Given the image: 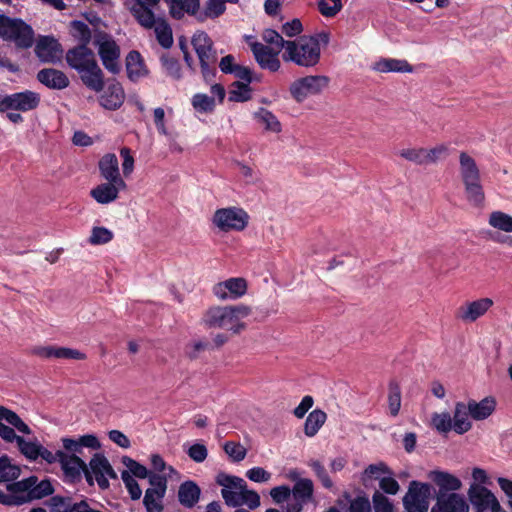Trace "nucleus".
<instances>
[{
    "mask_svg": "<svg viewBox=\"0 0 512 512\" xmlns=\"http://www.w3.org/2000/svg\"><path fill=\"white\" fill-rule=\"evenodd\" d=\"M15 110L27 112L36 109L40 104V95L31 90L14 93Z\"/></svg>",
    "mask_w": 512,
    "mask_h": 512,
    "instance_id": "32",
    "label": "nucleus"
},
{
    "mask_svg": "<svg viewBox=\"0 0 512 512\" xmlns=\"http://www.w3.org/2000/svg\"><path fill=\"white\" fill-rule=\"evenodd\" d=\"M333 5L330 6L326 0H317V7L319 12L328 18H332L336 16L342 9V1L341 0H330Z\"/></svg>",
    "mask_w": 512,
    "mask_h": 512,
    "instance_id": "56",
    "label": "nucleus"
},
{
    "mask_svg": "<svg viewBox=\"0 0 512 512\" xmlns=\"http://www.w3.org/2000/svg\"><path fill=\"white\" fill-rule=\"evenodd\" d=\"M238 502L239 506L246 505L250 509H256L260 505V496L256 491L248 490L246 486L242 489Z\"/></svg>",
    "mask_w": 512,
    "mask_h": 512,
    "instance_id": "57",
    "label": "nucleus"
},
{
    "mask_svg": "<svg viewBox=\"0 0 512 512\" xmlns=\"http://www.w3.org/2000/svg\"><path fill=\"white\" fill-rule=\"evenodd\" d=\"M388 403L391 415L397 416L401 407V390L395 381L389 383Z\"/></svg>",
    "mask_w": 512,
    "mask_h": 512,
    "instance_id": "52",
    "label": "nucleus"
},
{
    "mask_svg": "<svg viewBox=\"0 0 512 512\" xmlns=\"http://www.w3.org/2000/svg\"><path fill=\"white\" fill-rule=\"evenodd\" d=\"M54 358L84 360L86 355L77 349L55 346Z\"/></svg>",
    "mask_w": 512,
    "mask_h": 512,
    "instance_id": "59",
    "label": "nucleus"
},
{
    "mask_svg": "<svg viewBox=\"0 0 512 512\" xmlns=\"http://www.w3.org/2000/svg\"><path fill=\"white\" fill-rule=\"evenodd\" d=\"M293 498L305 504L311 500L313 495V483L310 479H299L291 490Z\"/></svg>",
    "mask_w": 512,
    "mask_h": 512,
    "instance_id": "44",
    "label": "nucleus"
},
{
    "mask_svg": "<svg viewBox=\"0 0 512 512\" xmlns=\"http://www.w3.org/2000/svg\"><path fill=\"white\" fill-rule=\"evenodd\" d=\"M113 239V232L105 227H93L89 242L93 245H102Z\"/></svg>",
    "mask_w": 512,
    "mask_h": 512,
    "instance_id": "55",
    "label": "nucleus"
},
{
    "mask_svg": "<svg viewBox=\"0 0 512 512\" xmlns=\"http://www.w3.org/2000/svg\"><path fill=\"white\" fill-rule=\"evenodd\" d=\"M375 512H393V505L390 500L381 492L376 491L372 497Z\"/></svg>",
    "mask_w": 512,
    "mask_h": 512,
    "instance_id": "58",
    "label": "nucleus"
},
{
    "mask_svg": "<svg viewBox=\"0 0 512 512\" xmlns=\"http://www.w3.org/2000/svg\"><path fill=\"white\" fill-rule=\"evenodd\" d=\"M303 31V26L298 18L286 22L281 27V32L287 37H294Z\"/></svg>",
    "mask_w": 512,
    "mask_h": 512,
    "instance_id": "62",
    "label": "nucleus"
},
{
    "mask_svg": "<svg viewBox=\"0 0 512 512\" xmlns=\"http://www.w3.org/2000/svg\"><path fill=\"white\" fill-rule=\"evenodd\" d=\"M156 39L160 46L169 49L173 45V33L170 25L161 19L155 27Z\"/></svg>",
    "mask_w": 512,
    "mask_h": 512,
    "instance_id": "45",
    "label": "nucleus"
},
{
    "mask_svg": "<svg viewBox=\"0 0 512 512\" xmlns=\"http://www.w3.org/2000/svg\"><path fill=\"white\" fill-rule=\"evenodd\" d=\"M374 69L378 72H400V73H411L413 71L412 65L406 60L384 58L376 62Z\"/></svg>",
    "mask_w": 512,
    "mask_h": 512,
    "instance_id": "31",
    "label": "nucleus"
},
{
    "mask_svg": "<svg viewBox=\"0 0 512 512\" xmlns=\"http://www.w3.org/2000/svg\"><path fill=\"white\" fill-rule=\"evenodd\" d=\"M98 166L101 176L107 181L115 179L120 174L118 159L113 153L105 154L100 159Z\"/></svg>",
    "mask_w": 512,
    "mask_h": 512,
    "instance_id": "39",
    "label": "nucleus"
},
{
    "mask_svg": "<svg viewBox=\"0 0 512 512\" xmlns=\"http://www.w3.org/2000/svg\"><path fill=\"white\" fill-rule=\"evenodd\" d=\"M400 156L408 161L414 162L418 165L425 164L424 161V148L419 149H403L400 152Z\"/></svg>",
    "mask_w": 512,
    "mask_h": 512,
    "instance_id": "61",
    "label": "nucleus"
},
{
    "mask_svg": "<svg viewBox=\"0 0 512 512\" xmlns=\"http://www.w3.org/2000/svg\"><path fill=\"white\" fill-rule=\"evenodd\" d=\"M251 307L238 304L232 306H215L209 308L204 314V322L210 328H220L231 331L233 334H240L246 329L242 319L249 316Z\"/></svg>",
    "mask_w": 512,
    "mask_h": 512,
    "instance_id": "3",
    "label": "nucleus"
},
{
    "mask_svg": "<svg viewBox=\"0 0 512 512\" xmlns=\"http://www.w3.org/2000/svg\"><path fill=\"white\" fill-rule=\"evenodd\" d=\"M349 512H371V504L367 497L358 496L350 502Z\"/></svg>",
    "mask_w": 512,
    "mask_h": 512,
    "instance_id": "64",
    "label": "nucleus"
},
{
    "mask_svg": "<svg viewBox=\"0 0 512 512\" xmlns=\"http://www.w3.org/2000/svg\"><path fill=\"white\" fill-rule=\"evenodd\" d=\"M60 465L66 478L71 481H79L82 475H85L86 464L74 454H63L60 458Z\"/></svg>",
    "mask_w": 512,
    "mask_h": 512,
    "instance_id": "23",
    "label": "nucleus"
},
{
    "mask_svg": "<svg viewBox=\"0 0 512 512\" xmlns=\"http://www.w3.org/2000/svg\"><path fill=\"white\" fill-rule=\"evenodd\" d=\"M84 477L88 485L96 482L101 490H106L110 486L109 480L117 479V474L106 457L95 454L86 466Z\"/></svg>",
    "mask_w": 512,
    "mask_h": 512,
    "instance_id": "8",
    "label": "nucleus"
},
{
    "mask_svg": "<svg viewBox=\"0 0 512 512\" xmlns=\"http://www.w3.org/2000/svg\"><path fill=\"white\" fill-rule=\"evenodd\" d=\"M65 59L68 66L78 72L87 63L95 60V54L89 46L76 45L66 52Z\"/></svg>",
    "mask_w": 512,
    "mask_h": 512,
    "instance_id": "22",
    "label": "nucleus"
},
{
    "mask_svg": "<svg viewBox=\"0 0 512 512\" xmlns=\"http://www.w3.org/2000/svg\"><path fill=\"white\" fill-rule=\"evenodd\" d=\"M254 58L262 69L276 72L279 70L281 63L278 58L279 50H274L272 47L255 42L251 45Z\"/></svg>",
    "mask_w": 512,
    "mask_h": 512,
    "instance_id": "17",
    "label": "nucleus"
},
{
    "mask_svg": "<svg viewBox=\"0 0 512 512\" xmlns=\"http://www.w3.org/2000/svg\"><path fill=\"white\" fill-rule=\"evenodd\" d=\"M431 512H469V505L463 495L455 492L441 493L437 494Z\"/></svg>",
    "mask_w": 512,
    "mask_h": 512,
    "instance_id": "18",
    "label": "nucleus"
},
{
    "mask_svg": "<svg viewBox=\"0 0 512 512\" xmlns=\"http://www.w3.org/2000/svg\"><path fill=\"white\" fill-rule=\"evenodd\" d=\"M69 26L70 34L78 41V45L89 46L92 40V31L89 26L81 20H72Z\"/></svg>",
    "mask_w": 512,
    "mask_h": 512,
    "instance_id": "41",
    "label": "nucleus"
},
{
    "mask_svg": "<svg viewBox=\"0 0 512 512\" xmlns=\"http://www.w3.org/2000/svg\"><path fill=\"white\" fill-rule=\"evenodd\" d=\"M489 224L498 230L512 232V216L502 211L492 212L489 216Z\"/></svg>",
    "mask_w": 512,
    "mask_h": 512,
    "instance_id": "50",
    "label": "nucleus"
},
{
    "mask_svg": "<svg viewBox=\"0 0 512 512\" xmlns=\"http://www.w3.org/2000/svg\"><path fill=\"white\" fill-rule=\"evenodd\" d=\"M125 100V92L122 85L114 81L110 83L99 97V104L110 111L119 109Z\"/></svg>",
    "mask_w": 512,
    "mask_h": 512,
    "instance_id": "20",
    "label": "nucleus"
},
{
    "mask_svg": "<svg viewBox=\"0 0 512 512\" xmlns=\"http://www.w3.org/2000/svg\"><path fill=\"white\" fill-rule=\"evenodd\" d=\"M25 457L31 461L45 460L47 463L52 464L55 462L60 463V458L64 454V450H21Z\"/></svg>",
    "mask_w": 512,
    "mask_h": 512,
    "instance_id": "43",
    "label": "nucleus"
},
{
    "mask_svg": "<svg viewBox=\"0 0 512 512\" xmlns=\"http://www.w3.org/2000/svg\"><path fill=\"white\" fill-rule=\"evenodd\" d=\"M262 38L266 43H268L270 45H274L276 47V50H279V51H281V49H283V48L285 50H287L288 43L290 41V40H285L282 37V35L274 29L264 30Z\"/></svg>",
    "mask_w": 512,
    "mask_h": 512,
    "instance_id": "53",
    "label": "nucleus"
},
{
    "mask_svg": "<svg viewBox=\"0 0 512 512\" xmlns=\"http://www.w3.org/2000/svg\"><path fill=\"white\" fill-rule=\"evenodd\" d=\"M249 480L257 483H264L270 480L271 474L261 467H253L246 473Z\"/></svg>",
    "mask_w": 512,
    "mask_h": 512,
    "instance_id": "63",
    "label": "nucleus"
},
{
    "mask_svg": "<svg viewBox=\"0 0 512 512\" xmlns=\"http://www.w3.org/2000/svg\"><path fill=\"white\" fill-rule=\"evenodd\" d=\"M34 30L21 18L0 15V37L14 42L17 49H28L34 44Z\"/></svg>",
    "mask_w": 512,
    "mask_h": 512,
    "instance_id": "4",
    "label": "nucleus"
},
{
    "mask_svg": "<svg viewBox=\"0 0 512 512\" xmlns=\"http://www.w3.org/2000/svg\"><path fill=\"white\" fill-rule=\"evenodd\" d=\"M8 494L0 490V503L8 506H18L35 499H41L53 493L50 481L31 476L18 482L7 485Z\"/></svg>",
    "mask_w": 512,
    "mask_h": 512,
    "instance_id": "2",
    "label": "nucleus"
},
{
    "mask_svg": "<svg viewBox=\"0 0 512 512\" xmlns=\"http://www.w3.org/2000/svg\"><path fill=\"white\" fill-rule=\"evenodd\" d=\"M226 11L225 0H207L202 10H198L196 19L204 22L207 19H216Z\"/></svg>",
    "mask_w": 512,
    "mask_h": 512,
    "instance_id": "34",
    "label": "nucleus"
},
{
    "mask_svg": "<svg viewBox=\"0 0 512 512\" xmlns=\"http://www.w3.org/2000/svg\"><path fill=\"white\" fill-rule=\"evenodd\" d=\"M160 62L167 76L174 80H180L182 78L181 65L177 58L169 54H163L160 57Z\"/></svg>",
    "mask_w": 512,
    "mask_h": 512,
    "instance_id": "47",
    "label": "nucleus"
},
{
    "mask_svg": "<svg viewBox=\"0 0 512 512\" xmlns=\"http://www.w3.org/2000/svg\"><path fill=\"white\" fill-rule=\"evenodd\" d=\"M130 12L136 21L144 28L151 29L156 23L152 7L133 5Z\"/></svg>",
    "mask_w": 512,
    "mask_h": 512,
    "instance_id": "42",
    "label": "nucleus"
},
{
    "mask_svg": "<svg viewBox=\"0 0 512 512\" xmlns=\"http://www.w3.org/2000/svg\"><path fill=\"white\" fill-rule=\"evenodd\" d=\"M431 423L433 427L444 436H447L449 432L453 431L452 417L448 412L435 413L432 416Z\"/></svg>",
    "mask_w": 512,
    "mask_h": 512,
    "instance_id": "51",
    "label": "nucleus"
},
{
    "mask_svg": "<svg viewBox=\"0 0 512 512\" xmlns=\"http://www.w3.org/2000/svg\"><path fill=\"white\" fill-rule=\"evenodd\" d=\"M0 438L17 448H45L48 443L35 436L31 428L13 410L0 406Z\"/></svg>",
    "mask_w": 512,
    "mask_h": 512,
    "instance_id": "1",
    "label": "nucleus"
},
{
    "mask_svg": "<svg viewBox=\"0 0 512 512\" xmlns=\"http://www.w3.org/2000/svg\"><path fill=\"white\" fill-rule=\"evenodd\" d=\"M150 485L145 492L143 503L147 512H162V499L165 496L167 481L164 477L153 475L150 477Z\"/></svg>",
    "mask_w": 512,
    "mask_h": 512,
    "instance_id": "14",
    "label": "nucleus"
},
{
    "mask_svg": "<svg viewBox=\"0 0 512 512\" xmlns=\"http://www.w3.org/2000/svg\"><path fill=\"white\" fill-rule=\"evenodd\" d=\"M248 221V213L234 206L217 209L212 218L213 224L222 232L243 231Z\"/></svg>",
    "mask_w": 512,
    "mask_h": 512,
    "instance_id": "9",
    "label": "nucleus"
},
{
    "mask_svg": "<svg viewBox=\"0 0 512 512\" xmlns=\"http://www.w3.org/2000/svg\"><path fill=\"white\" fill-rule=\"evenodd\" d=\"M470 410L468 404L457 402L453 412V431L458 435L468 432L472 428V423L469 420Z\"/></svg>",
    "mask_w": 512,
    "mask_h": 512,
    "instance_id": "26",
    "label": "nucleus"
},
{
    "mask_svg": "<svg viewBox=\"0 0 512 512\" xmlns=\"http://www.w3.org/2000/svg\"><path fill=\"white\" fill-rule=\"evenodd\" d=\"M216 483L222 487L221 495L225 503L231 507H239V495L242 489L246 487V482L237 476L218 473Z\"/></svg>",
    "mask_w": 512,
    "mask_h": 512,
    "instance_id": "12",
    "label": "nucleus"
},
{
    "mask_svg": "<svg viewBox=\"0 0 512 512\" xmlns=\"http://www.w3.org/2000/svg\"><path fill=\"white\" fill-rule=\"evenodd\" d=\"M62 448H101V443L96 435L85 434L77 438H61Z\"/></svg>",
    "mask_w": 512,
    "mask_h": 512,
    "instance_id": "35",
    "label": "nucleus"
},
{
    "mask_svg": "<svg viewBox=\"0 0 512 512\" xmlns=\"http://www.w3.org/2000/svg\"><path fill=\"white\" fill-rule=\"evenodd\" d=\"M232 86L234 89L229 92V101L231 102H246L252 98V89L250 85L242 81H235Z\"/></svg>",
    "mask_w": 512,
    "mask_h": 512,
    "instance_id": "49",
    "label": "nucleus"
},
{
    "mask_svg": "<svg viewBox=\"0 0 512 512\" xmlns=\"http://www.w3.org/2000/svg\"><path fill=\"white\" fill-rule=\"evenodd\" d=\"M169 8L170 16L181 20L185 13L195 16L200 8V0H164Z\"/></svg>",
    "mask_w": 512,
    "mask_h": 512,
    "instance_id": "25",
    "label": "nucleus"
},
{
    "mask_svg": "<svg viewBox=\"0 0 512 512\" xmlns=\"http://www.w3.org/2000/svg\"><path fill=\"white\" fill-rule=\"evenodd\" d=\"M467 404L470 410V417L477 421L488 418L496 408V401L493 397H485L480 402L471 399Z\"/></svg>",
    "mask_w": 512,
    "mask_h": 512,
    "instance_id": "27",
    "label": "nucleus"
},
{
    "mask_svg": "<svg viewBox=\"0 0 512 512\" xmlns=\"http://www.w3.org/2000/svg\"><path fill=\"white\" fill-rule=\"evenodd\" d=\"M468 495L476 511L506 512L495 495L484 486L472 484Z\"/></svg>",
    "mask_w": 512,
    "mask_h": 512,
    "instance_id": "13",
    "label": "nucleus"
},
{
    "mask_svg": "<svg viewBox=\"0 0 512 512\" xmlns=\"http://www.w3.org/2000/svg\"><path fill=\"white\" fill-rule=\"evenodd\" d=\"M328 83L329 78L326 76L309 75L293 81L289 92L297 103H302L308 96L320 94Z\"/></svg>",
    "mask_w": 512,
    "mask_h": 512,
    "instance_id": "10",
    "label": "nucleus"
},
{
    "mask_svg": "<svg viewBox=\"0 0 512 512\" xmlns=\"http://www.w3.org/2000/svg\"><path fill=\"white\" fill-rule=\"evenodd\" d=\"M431 490L430 484L412 481L403 498L405 510L407 512H427Z\"/></svg>",
    "mask_w": 512,
    "mask_h": 512,
    "instance_id": "11",
    "label": "nucleus"
},
{
    "mask_svg": "<svg viewBox=\"0 0 512 512\" xmlns=\"http://www.w3.org/2000/svg\"><path fill=\"white\" fill-rule=\"evenodd\" d=\"M460 172L462 181L477 180L480 178V171L475 160L467 153L462 152L459 156Z\"/></svg>",
    "mask_w": 512,
    "mask_h": 512,
    "instance_id": "40",
    "label": "nucleus"
},
{
    "mask_svg": "<svg viewBox=\"0 0 512 512\" xmlns=\"http://www.w3.org/2000/svg\"><path fill=\"white\" fill-rule=\"evenodd\" d=\"M34 52L42 63H56L63 52L59 41L53 36H40L36 42Z\"/></svg>",
    "mask_w": 512,
    "mask_h": 512,
    "instance_id": "15",
    "label": "nucleus"
},
{
    "mask_svg": "<svg viewBox=\"0 0 512 512\" xmlns=\"http://www.w3.org/2000/svg\"><path fill=\"white\" fill-rule=\"evenodd\" d=\"M191 104L199 113H212L216 106L215 98L204 93H196L193 95Z\"/></svg>",
    "mask_w": 512,
    "mask_h": 512,
    "instance_id": "46",
    "label": "nucleus"
},
{
    "mask_svg": "<svg viewBox=\"0 0 512 512\" xmlns=\"http://www.w3.org/2000/svg\"><path fill=\"white\" fill-rule=\"evenodd\" d=\"M92 198H94L100 204H108L115 201L118 198L117 186L113 183H102L90 192Z\"/></svg>",
    "mask_w": 512,
    "mask_h": 512,
    "instance_id": "36",
    "label": "nucleus"
},
{
    "mask_svg": "<svg viewBox=\"0 0 512 512\" xmlns=\"http://www.w3.org/2000/svg\"><path fill=\"white\" fill-rule=\"evenodd\" d=\"M201 490L193 481L183 482L178 490V500L184 507H194L200 499Z\"/></svg>",
    "mask_w": 512,
    "mask_h": 512,
    "instance_id": "29",
    "label": "nucleus"
},
{
    "mask_svg": "<svg viewBox=\"0 0 512 512\" xmlns=\"http://www.w3.org/2000/svg\"><path fill=\"white\" fill-rule=\"evenodd\" d=\"M327 414L321 409L311 411L304 423V433L308 437L315 436L319 429L324 425Z\"/></svg>",
    "mask_w": 512,
    "mask_h": 512,
    "instance_id": "38",
    "label": "nucleus"
},
{
    "mask_svg": "<svg viewBox=\"0 0 512 512\" xmlns=\"http://www.w3.org/2000/svg\"><path fill=\"white\" fill-rule=\"evenodd\" d=\"M73 502L70 498L53 496L50 499V512H70Z\"/></svg>",
    "mask_w": 512,
    "mask_h": 512,
    "instance_id": "60",
    "label": "nucleus"
},
{
    "mask_svg": "<svg viewBox=\"0 0 512 512\" xmlns=\"http://www.w3.org/2000/svg\"><path fill=\"white\" fill-rule=\"evenodd\" d=\"M253 118L264 126V129L273 133H280L282 125L278 118L268 109L260 107L253 113Z\"/></svg>",
    "mask_w": 512,
    "mask_h": 512,
    "instance_id": "33",
    "label": "nucleus"
},
{
    "mask_svg": "<svg viewBox=\"0 0 512 512\" xmlns=\"http://www.w3.org/2000/svg\"><path fill=\"white\" fill-rule=\"evenodd\" d=\"M431 476L432 480L439 488L437 494L449 493V491L452 493L461 488V481L449 473L436 471L432 472Z\"/></svg>",
    "mask_w": 512,
    "mask_h": 512,
    "instance_id": "30",
    "label": "nucleus"
},
{
    "mask_svg": "<svg viewBox=\"0 0 512 512\" xmlns=\"http://www.w3.org/2000/svg\"><path fill=\"white\" fill-rule=\"evenodd\" d=\"M191 43L199 59L204 81L212 82L217 74V52L212 39L206 32L198 31L193 35Z\"/></svg>",
    "mask_w": 512,
    "mask_h": 512,
    "instance_id": "5",
    "label": "nucleus"
},
{
    "mask_svg": "<svg viewBox=\"0 0 512 512\" xmlns=\"http://www.w3.org/2000/svg\"><path fill=\"white\" fill-rule=\"evenodd\" d=\"M321 57V49L317 47L316 42L309 44L304 37L298 40L289 41L287 50L282 54L285 62H292L300 67H314Z\"/></svg>",
    "mask_w": 512,
    "mask_h": 512,
    "instance_id": "6",
    "label": "nucleus"
},
{
    "mask_svg": "<svg viewBox=\"0 0 512 512\" xmlns=\"http://www.w3.org/2000/svg\"><path fill=\"white\" fill-rule=\"evenodd\" d=\"M126 72L128 78L135 82L139 78L147 75L148 71L141 54L136 50H131L126 56Z\"/></svg>",
    "mask_w": 512,
    "mask_h": 512,
    "instance_id": "28",
    "label": "nucleus"
},
{
    "mask_svg": "<svg viewBox=\"0 0 512 512\" xmlns=\"http://www.w3.org/2000/svg\"><path fill=\"white\" fill-rule=\"evenodd\" d=\"M492 305L493 301L490 298L478 299L468 303L466 307H460L458 317L463 321L474 322L484 315Z\"/></svg>",
    "mask_w": 512,
    "mask_h": 512,
    "instance_id": "24",
    "label": "nucleus"
},
{
    "mask_svg": "<svg viewBox=\"0 0 512 512\" xmlns=\"http://www.w3.org/2000/svg\"><path fill=\"white\" fill-rule=\"evenodd\" d=\"M93 43L98 47V54L105 69L112 74H118L121 70L118 62L120 47L113 37L105 31L96 30Z\"/></svg>",
    "mask_w": 512,
    "mask_h": 512,
    "instance_id": "7",
    "label": "nucleus"
},
{
    "mask_svg": "<svg viewBox=\"0 0 512 512\" xmlns=\"http://www.w3.org/2000/svg\"><path fill=\"white\" fill-rule=\"evenodd\" d=\"M82 83L90 90L101 92L104 90V74L96 59L87 63L78 71Z\"/></svg>",
    "mask_w": 512,
    "mask_h": 512,
    "instance_id": "19",
    "label": "nucleus"
},
{
    "mask_svg": "<svg viewBox=\"0 0 512 512\" xmlns=\"http://www.w3.org/2000/svg\"><path fill=\"white\" fill-rule=\"evenodd\" d=\"M121 478L123 483L125 484V487L127 488L129 495L132 500H138L140 499L142 495V490L139 487L137 481L135 478L130 474L129 471L124 470L121 473Z\"/></svg>",
    "mask_w": 512,
    "mask_h": 512,
    "instance_id": "54",
    "label": "nucleus"
},
{
    "mask_svg": "<svg viewBox=\"0 0 512 512\" xmlns=\"http://www.w3.org/2000/svg\"><path fill=\"white\" fill-rule=\"evenodd\" d=\"M247 292V281L244 278H229L213 287L214 295L220 300H236Z\"/></svg>",
    "mask_w": 512,
    "mask_h": 512,
    "instance_id": "16",
    "label": "nucleus"
},
{
    "mask_svg": "<svg viewBox=\"0 0 512 512\" xmlns=\"http://www.w3.org/2000/svg\"><path fill=\"white\" fill-rule=\"evenodd\" d=\"M465 187L466 198L469 203L475 207H481L485 201V194L481 185V180H469L463 182Z\"/></svg>",
    "mask_w": 512,
    "mask_h": 512,
    "instance_id": "37",
    "label": "nucleus"
},
{
    "mask_svg": "<svg viewBox=\"0 0 512 512\" xmlns=\"http://www.w3.org/2000/svg\"><path fill=\"white\" fill-rule=\"evenodd\" d=\"M20 475L19 466L12 464L6 456L0 457V482H11Z\"/></svg>",
    "mask_w": 512,
    "mask_h": 512,
    "instance_id": "48",
    "label": "nucleus"
},
{
    "mask_svg": "<svg viewBox=\"0 0 512 512\" xmlns=\"http://www.w3.org/2000/svg\"><path fill=\"white\" fill-rule=\"evenodd\" d=\"M37 80L49 89L62 90L69 86L70 80L61 70L44 68L38 71Z\"/></svg>",
    "mask_w": 512,
    "mask_h": 512,
    "instance_id": "21",
    "label": "nucleus"
}]
</instances>
